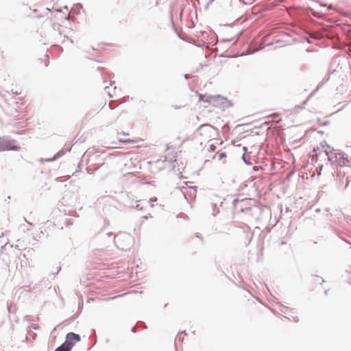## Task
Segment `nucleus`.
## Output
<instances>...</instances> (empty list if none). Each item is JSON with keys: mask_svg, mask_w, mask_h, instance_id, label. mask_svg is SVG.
I'll use <instances>...</instances> for the list:
<instances>
[{"mask_svg": "<svg viewBox=\"0 0 351 351\" xmlns=\"http://www.w3.org/2000/svg\"><path fill=\"white\" fill-rule=\"evenodd\" d=\"M107 235L109 237L111 236L114 237V242L115 245L117 247V248L121 250H124V248L127 246V245L122 244L121 241L130 242L131 240L130 236L125 233L114 235L112 232H108Z\"/></svg>", "mask_w": 351, "mask_h": 351, "instance_id": "obj_1", "label": "nucleus"}, {"mask_svg": "<svg viewBox=\"0 0 351 351\" xmlns=\"http://www.w3.org/2000/svg\"><path fill=\"white\" fill-rule=\"evenodd\" d=\"M208 197L213 211L212 215L215 217L219 213V206H221L223 203L222 197L213 193H210Z\"/></svg>", "mask_w": 351, "mask_h": 351, "instance_id": "obj_2", "label": "nucleus"}, {"mask_svg": "<svg viewBox=\"0 0 351 351\" xmlns=\"http://www.w3.org/2000/svg\"><path fill=\"white\" fill-rule=\"evenodd\" d=\"M247 199H234L232 201V205L234 208V210L237 212L241 213H249L251 211V208L248 206L243 207V206L246 204Z\"/></svg>", "mask_w": 351, "mask_h": 351, "instance_id": "obj_3", "label": "nucleus"}, {"mask_svg": "<svg viewBox=\"0 0 351 351\" xmlns=\"http://www.w3.org/2000/svg\"><path fill=\"white\" fill-rule=\"evenodd\" d=\"M336 158L341 167L346 166L351 162V157L344 152L338 153Z\"/></svg>", "mask_w": 351, "mask_h": 351, "instance_id": "obj_4", "label": "nucleus"}, {"mask_svg": "<svg viewBox=\"0 0 351 351\" xmlns=\"http://www.w3.org/2000/svg\"><path fill=\"white\" fill-rule=\"evenodd\" d=\"M81 340V337L78 334H75L74 332H69L66 335V341L64 342L68 346L69 344L72 345V347L75 344V343L80 341Z\"/></svg>", "mask_w": 351, "mask_h": 351, "instance_id": "obj_5", "label": "nucleus"}, {"mask_svg": "<svg viewBox=\"0 0 351 351\" xmlns=\"http://www.w3.org/2000/svg\"><path fill=\"white\" fill-rule=\"evenodd\" d=\"M16 146H12L5 137L0 138V152L8 151V150H16Z\"/></svg>", "mask_w": 351, "mask_h": 351, "instance_id": "obj_6", "label": "nucleus"}, {"mask_svg": "<svg viewBox=\"0 0 351 351\" xmlns=\"http://www.w3.org/2000/svg\"><path fill=\"white\" fill-rule=\"evenodd\" d=\"M241 5V3L240 0H230L229 4L226 7V10L229 12H235L237 11V7Z\"/></svg>", "mask_w": 351, "mask_h": 351, "instance_id": "obj_7", "label": "nucleus"}, {"mask_svg": "<svg viewBox=\"0 0 351 351\" xmlns=\"http://www.w3.org/2000/svg\"><path fill=\"white\" fill-rule=\"evenodd\" d=\"M72 348V345L71 344H69L68 346H66V344H65L64 343H63L62 344H61L60 346H58L56 350L55 351H71Z\"/></svg>", "mask_w": 351, "mask_h": 351, "instance_id": "obj_8", "label": "nucleus"}, {"mask_svg": "<svg viewBox=\"0 0 351 351\" xmlns=\"http://www.w3.org/2000/svg\"><path fill=\"white\" fill-rule=\"evenodd\" d=\"M63 154H64V152L62 151H60V152H58L57 154H56L52 158L43 159V160H45L46 162H51V161L56 160V159L59 158Z\"/></svg>", "mask_w": 351, "mask_h": 351, "instance_id": "obj_9", "label": "nucleus"}, {"mask_svg": "<svg viewBox=\"0 0 351 351\" xmlns=\"http://www.w3.org/2000/svg\"><path fill=\"white\" fill-rule=\"evenodd\" d=\"M217 97L219 98V99H221L223 101L221 102V104L224 106H229L230 105V101L226 97H223L221 95H217Z\"/></svg>", "mask_w": 351, "mask_h": 351, "instance_id": "obj_10", "label": "nucleus"}, {"mask_svg": "<svg viewBox=\"0 0 351 351\" xmlns=\"http://www.w3.org/2000/svg\"><path fill=\"white\" fill-rule=\"evenodd\" d=\"M226 156V154L225 152H217L216 155L213 157L214 158H217L219 160H222Z\"/></svg>", "mask_w": 351, "mask_h": 351, "instance_id": "obj_11", "label": "nucleus"}, {"mask_svg": "<svg viewBox=\"0 0 351 351\" xmlns=\"http://www.w3.org/2000/svg\"><path fill=\"white\" fill-rule=\"evenodd\" d=\"M205 97H206L205 95H200L199 99L201 101H203L210 102L211 97L208 96V97H206V99H205Z\"/></svg>", "mask_w": 351, "mask_h": 351, "instance_id": "obj_12", "label": "nucleus"}, {"mask_svg": "<svg viewBox=\"0 0 351 351\" xmlns=\"http://www.w3.org/2000/svg\"><path fill=\"white\" fill-rule=\"evenodd\" d=\"M108 87L106 86L105 90L107 92V93L110 97H112V96H113L112 93L110 91L108 90Z\"/></svg>", "mask_w": 351, "mask_h": 351, "instance_id": "obj_13", "label": "nucleus"}, {"mask_svg": "<svg viewBox=\"0 0 351 351\" xmlns=\"http://www.w3.org/2000/svg\"><path fill=\"white\" fill-rule=\"evenodd\" d=\"M242 158L244 161V162L247 165H248L249 163L246 161V159H245V154H243V156H242Z\"/></svg>", "mask_w": 351, "mask_h": 351, "instance_id": "obj_14", "label": "nucleus"}, {"mask_svg": "<svg viewBox=\"0 0 351 351\" xmlns=\"http://www.w3.org/2000/svg\"><path fill=\"white\" fill-rule=\"evenodd\" d=\"M271 117H272L273 118H276V117H278V114H276V113H274V114H273L271 115Z\"/></svg>", "mask_w": 351, "mask_h": 351, "instance_id": "obj_15", "label": "nucleus"}, {"mask_svg": "<svg viewBox=\"0 0 351 351\" xmlns=\"http://www.w3.org/2000/svg\"><path fill=\"white\" fill-rule=\"evenodd\" d=\"M136 208L138 209H141V208H140V205L138 204H136Z\"/></svg>", "mask_w": 351, "mask_h": 351, "instance_id": "obj_16", "label": "nucleus"}, {"mask_svg": "<svg viewBox=\"0 0 351 351\" xmlns=\"http://www.w3.org/2000/svg\"><path fill=\"white\" fill-rule=\"evenodd\" d=\"M64 38H66V39L69 40V41L72 43L73 41L71 39H69L66 36H64Z\"/></svg>", "mask_w": 351, "mask_h": 351, "instance_id": "obj_17", "label": "nucleus"}, {"mask_svg": "<svg viewBox=\"0 0 351 351\" xmlns=\"http://www.w3.org/2000/svg\"><path fill=\"white\" fill-rule=\"evenodd\" d=\"M94 170H88V173H93Z\"/></svg>", "mask_w": 351, "mask_h": 351, "instance_id": "obj_18", "label": "nucleus"}, {"mask_svg": "<svg viewBox=\"0 0 351 351\" xmlns=\"http://www.w3.org/2000/svg\"><path fill=\"white\" fill-rule=\"evenodd\" d=\"M156 200H157V199H156V198H155V199H150V202H155V201H156Z\"/></svg>", "mask_w": 351, "mask_h": 351, "instance_id": "obj_19", "label": "nucleus"}, {"mask_svg": "<svg viewBox=\"0 0 351 351\" xmlns=\"http://www.w3.org/2000/svg\"><path fill=\"white\" fill-rule=\"evenodd\" d=\"M293 319H294L295 322H298V320H299L298 317H293Z\"/></svg>", "mask_w": 351, "mask_h": 351, "instance_id": "obj_20", "label": "nucleus"}, {"mask_svg": "<svg viewBox=\"0 0 351 351\" xmlns=\"http://www.w3.org/2000/svg\"><path fill=\"white\" fill-rule=\"evenodd\" d=\"M184 78H185L186 80L189 79V76H188V75H187V74L184 75Z\"/></svg>", "mask_w": 351, "mask_h": 351, "instance_id": "obj_21", "label": "nucleus"}, {"mask_svg": "<svg viewBox=\"0 0 351 351\" xmlns=\"http://www.w3.org/2000/svg\"><path fill=\"white\" fill-rule=\"evenodd\" d=\"M326 155H328V160H330V157H329V155H328V151H327V150H326Z\"/></svg>", "mask_w": 351, "mask_h": 351, "instance_id": "obj_22", "label": "nucleus"}, {"mask_svg": "<svg viewBox=\"0 0 351 351\" xmlns=\"http://www.w3.org/2000/svg\"><path fill=\"white\" fill-rule=\"evenodd\" d=\"M209 128V129H210V126H202V128Z\"/></svg>", "mask_w": 351, "mask_h": 351, "instance_id": "obj_23", "label": "nucleus"}, {"mask_svg": "<svg viewBox=\"0 0 351 351\" xmlns=\"http://www.w3.org/2000/svg\"><path fill=\"white\" fill-rule=\"evenodd\" d=\"M109 108H110V109H112V108H113V107L111 106V104H109Z\"/></svg>", "mask_w": 351, "mask_h": 351, "instance_id": "obj_24", "label": "nucleus"}, {"mask_svg": "<svg viewBox=\"0 0 351 351\" xmlns=\"http://www.w3.org/2000/svg\"><path fill=\"white\" fill-rule=\"evenodd\" d=\"M243 151H246V150H247V147H243Z\"/></svg>", "mask_w": 351, "mask_h": 351, "instance_id": "obj_25", "label": "nucleus"}, {"mask_svg": "<svg viewBox=\"0 0 351 351\" xmlns=\"http://www.w3.org/2000/svg\"><path fill=\"white\" fill-rule=\"evenodd\" d=\"M328 292V290H326L325 292H324L325 295H327Z\"/></svg>", "mask_w": 351, "mask_h": 351, "instance_id": "obj_26", "label": "nucleus"}, {"mask_svg": "<svg viewBox=\"0 0 351 351\" xmlns=\"http://www.w3.org/2000/svg\"><path fill=\"white\" fill-rule=\"evenodd\" d=\"M132 332H135V328H132Z\"/></svg>", "mask_w": 351, "mask_h": 351, "instance_id": "obj_27", "label": "nucleus"}, {"mask_svg": "<svg viewBox=\"0 0 351 351\" xmlns=\"http://www.w3.org/2000/svg\"><path fill=\"white\" fill-rule=\"evenodd\" d=\"M60 270V267H58L57 273L59 272Z\"/></svg>", "mask_w": 351, "mask_h": 351, "instance_id": "obj_28", "label": "nucleus"}, {"mask_svg": "<svg viewBox=\"0 0 351 351\" xmlns=\"http://www.w3.org/2000/svg\"><path fill=\"white\" fill-rule=\"evenodd\" d=\"M348 183H347V184H346L345 188H347V187H348Z\"/></svg>", "mask_w": 351, "mask_h": 351, "instance_id": "obj_29", "label": "nucleus"}, {"mask_svg": "<svg viewBox=\"0 0 351 351\" xmlns=\"http://www.w3.org/2000/svg\"><path fill=\"white\" fill-rule=\"evenodd\" d=\"M150 206H151L152 207H153V206H154L153 203H150Z\"/></svg>", "mask_w": 351, "mask_h": 351, "instance_id": "obj_30", "label": "nucleus"}, {"mask_svg": "<svg viewBox=\"0 0 351 351\" xmlns=\"http://www.w3.org/2000/svg\"><path fill=\"white\" fill-rule=\"evenodd\" d=\"M116 89H117V87H116V86H114V92L115 91V90H116Z\"/></svg>", "mask_w": 351, "mask_h": 351, "instance_id": "obj_31", "label": "nucleus"}, {"mask_svg": "<svg viewBox=\"0 0 351 351\" xmlns=\"http://www.w3.org/2000/svg\"><path fill=\"white\" fill-rule=\"evenodd\" d=\"M328 148V149H330L331 147H330V145H327Z\"/></svg>", "mask_w": 351, "mask_h": 351, "instance_id": "obj_32", "label": "nucleus"}]
</instances>
